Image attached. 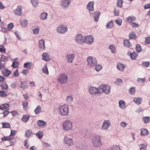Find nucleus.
<instances>
[{"mask_svg": "<svg viewBox=\"0 0 150 150\" xmlns=\"http://www.w3.org/2000/svg\"><path fill=\"white\" fill-rule=\"evenodd\" d=\"M30 116L28 114L24 115L21 119L24 122H26L30 117Z\"/></svg>", "mask_w": 150, "mask_h": 150, "instance_id": "393cba45", "label": "nucleus"}, {"mask_svg": "<svg viewBox=\"0 0 150 150\" xmlns=\"http://www.w3.org/2000/svg\"><path fill=\"white\" fill-rule=\"evenodd\" d=\"M71 2V0H63L62 2V6L64 9H67L69 8Z\"/></svg>", "mask_w": 150, "mask_h": 150, "instance_id": "f8f14e48", "label": "nucleus"}, {"mask_svg": "<svg viewBox=\"0 0 150 150\" xmlns=\"http://www.w3.org/2000/svg\"><path fill=\"white\" fill-rule=\"evenodd\" d=\"M22 105L23 108L25 110L28 109V102H23Z\"/></svg>", "mask_w": 150, "mask_h": 150, "instance_id": "864d4df0", "label": "nucleus"}, {"mask_svg": "<svg viewBox=\"0 0 150 150\" xmlns=\"http://www.w3.org/2000/svg\"><path fill=\"white\" fill-rule=\"evenodd\" d=\"M143 120L144 122L145 123H147L150 121V117L149 116L144 117H143Z\"/></svg>", "mask_w": 150, "mask_h": 150, "instance_id": "3c124183", "label": "nucleus"}, {"mask_svg": "<svg viewBox=\"0 0 150 150\" xmlns=\"http://www.w3.org/2000/svg\"><path fill=\"white\" fill-rule=\"evenodd\" d=\"M145 42L146 44H150V37H147L146 38Z\"/></svg>", "mask_w": 150, "mask_h": 150, "instance_id": "774afa93", "label": "nucleus"}, {"mask_svg": "<svg viewBox=\"0 0 150 150\" xmlns=\"http://www.w3.org/2000/svg\"><path fill=\"white\" fill-rule=\"evenodd\" d=\"M64 142L65 144L68 145L69 146H72L74 144L73 139L67 136L64 137Z\"/></svg>", "mask_w": 150, "mask_h": 150, "instance_id": "9b49d317", "label": "nucleus"}, {"mask_svg": "<svg viewBox=\"0 0 150 150\" xmlns=\"http://www.w3.org/2000/svg\"><path fill=\"white\" fill-rule=\"evenodd\" d=\"M8 58L7 57L5 56L4 55H2L1 56L0 59V61L3 62L5 63L7 62L8 60Z\"/></svg>", "mask_w": 150, "mask_h": 150, "instance_id": "72a5a7b5", "label": "nucleus"}, {"mask_svg": "<svg viewBox=\"0 0 150 150\" xmlns=\"http://www.w3.org/2000/svg\"><path fill=\"white\" fill-rule=\"evenodd\" d=\"M117 67L119 71H124L125 66L123 64L119 62L117 63Z\"/></svg>", "mask_w": 150, "mask_h": 150, "instance_id": "6ab92c4d", "label": "nucleus"}, {"mask_svg": "<svg viewBox=\"0 0 150 150\" xmlns=\"http://www.w3.org/2000/svg\"><path fill=\"white\" fill-rule=\"evenodd\" d=\"M140 150H146V145L144 144H141L139 145Z\"/></svg>", "mask_w": 150, "mask_h": 150, "instance_id": "5fc2aeb1", "label": "nucleus"}, {"mask_svg": "<svg viewBox=\"0 0 150 150\" xmlns=\"http://www.w3.org/2000/svg\"><path fill=\"white\" fill-rule=\"evenodd\" d=\"M94 4V2L93 1L89 2L87 6V9L89 11H93Z\"/></svg>", "mask_w": 150, "mask_h": 150, "instance_id": "a211bd4d", "label": "nucleus"}, {"mask_svg": "<svg viewBox=\"0 0 150 150\" xmlns=\"http://www.w3.org/2000/svg\"><path fill=\"white\" fill-rule=\"evenodd\" d=\"M12 139L10 138L9 136H4L3 137L1 138V140L3 141H8L10 142H11V141Z\"/></svg>", "mask_w": 150, "mask_h": 150, "instance_id": "ea45409f", "label": "nucleus"}, {"mask_svg": "<svg viewBox=\"0 0 150 150\" xmlns=\"http://www.w3.org/2000/svg\"><path fill=\"white\" fill-rule=\"evenodd\" d=\"M42 59L46 62H49L51 60L49 55L46 52L43 53L42 55Z\"/></svg>", "mask_w": 150, "mask_h": 150, "instance_id": "dca6fc26", "label": "nucleus"}, {"mask_svg": "<svg viewBox=\"0 0 150 150\" xmlns=\"http://www.w3.org/2000/svg\"><path fill=\"white\" fill-rule=\"evenodd\" d=\"M130 56L132 60H135L137 57L138 54L135 53L134 52L132 53H130Z\"/></svg>", "mask_w": 150, "mask_h": 150, "instance_id": "58836bf2", "label": "nucleus"}, {"mask_svg": "<svg viewBox=\"0 0 150 150\" xmlns=\"http://www.w3.org/2000/svg\"><path fill=\"white\" fill-rule=\"evenodd\" d=\"M63 125L64 130H70L72 129V122L71 120H67L64 122Z\"/></svg>", "mask_w": 150, "mask_h": 150, "instance_id": "423d86ee", "label": "nucleus"}, {"mask_svg": "<svg viewBox=\"0 0 150 150\" xmlns=\"http://www.w3.org/2000/svg\"><path fill=\"white\" fill-rule=\"evenodd\" d=\"M115 23L118 25L120 26L122 23V19L119 18L118 19L115 20Z\"/></svg>", "mask_w": 150, "mask_h": 150, "instance_id": "bf43d9fd", "label": "nucleus"}, {"mask_svg": "<svg viewBox=\"0 0 150 150\" xmlns=\"http://www.w3.org/2000/svg\"><path fill=\"white\" fill-rule=\"evenodd\" d=\"M41 111V108L40 105L38 106L37 108L35 109L34 110L35 113L37 115Z\"/></svg>", "mask_w": 150, "mask_h": 150, "instance_id": "a19ab883", "label": "nucleus"}, {"mask_svg": "<svg viewBox=\"0 0 150 150\" xmlns=\"http://www.w3.org/2000/svg\"><path fill=\"white\" fill-rule=\"evenodd\" d=\"M100 14V12L98 11H96L94 13L93 18L94 21L95 22H97L98 21Z\"/></svg>", "mask_w": 150, "mask_h": 150, "instance_id": "aec40b11", "label": "nucleus"}, {"mask_svg": "<svg viewBox=\"0 0 150 150\" xmlns=\"http://www.w3.org/2000/svg\"><path fill=\"white\" fill-rule=\"evenodd\" d=\"M136 20V17L133 16L128 17L126 19V21L129 23H131L132 22Z\"/></svg>", "mask_w": 150, "mask_h": 150, "instance_id": "4be33fe9", "label": "nucleus"}, {"mask_svg": "<svg viewBox=\"0 0 150 150\" xmlns=\"http://www.w3.org/2000/svg\"><path fill=\"white\" fill-rule=\"evenodd\" d=\"M11 73V71L8 69L4 68L3 69L2 73L6 77L8 76Z\"/></svg>", "mask_w": 150, "mask_h": 150, "instance_id": "cd10ccee", "label": "nucleus"}, {"mask_svg": "<svg viewBox=\"0 0 150 150\" xmlns=\"http://www.w3.org/2000/svg\"><path fill=\"white\" fill-rule=\"evenodd\" d=\"M142 64L144 67H147L149 66L150 62H142Z\"/></svg>", "mask_w": 150, "mask_h": 150, "instance_id": "6e6d98bb", "label": "nucleus"}, {"mask_svg": "<svg viewBox=\"0 0 150 150\" xmlns=\"http://www.w3.org/2000/svg\"><path fill=\"white\" fill-rule=\"evenodd\" d=\"M123 3L122 0H118L117 3V6L121 8L122 6Z\"/></svg>", "mask_w": 150, "mask_h": 150, "instance_id": "de8ad7c7", "label": "nucleus"}, {"mask_svg": "<svg viewBox=\"0 0 150 150\" xmlns=\"http://www.w3.org/2000/svg\"><path fill=\"white\" fill-rule=\"evenodd\" d=\"M20 21L21 25L23 27H26L28 21L27 20H22Z\"/></svg>", "mask_w": 150, "mask_h": 150, "instance_id": "f704fd0d", "label": "nucleus"}, {"mask_svg": "<svg viewBox=\"0 0 150 150\" xmlns=\"http://www.w3.org/2000/svg\"><path fill=\"white\" fill-rule=\"evenodd\" d=\"M42 71L45 74L47 75L49 74V71L47 65H45L44 66L42 69Z\"/></svg>", "mask_w": 150, "mask_h": 150, "instance_id": "79ce46f5", "label": "nucleus"}, {"mask_svg": "<svg viewBox=\"0 0 150 150\" xmlns=\"http://www.w3.org/2000/svg\"><path fill=\"white\" fill-rule=\"evenodd\" d=\"M124 46L129 47L132 46L131 43L130 42L129 40H125L124 41Z\"/></svg>", "mask_w": 150, "mask_h": 150, "instance_id": "473e14b6", "label": "nucleus"}, {"mask_svg": "<svg viewBox=\"0 0 150 150\" xmlns=\"http://www.w3.org/2000/svg\"><path fill=\"white\" fill-rule=\"evenodd\" d=\"M136 48L137 51L138 52H140L142 50V48L140 45L139 44L136 45Z\"/></svg>", "mask_w": 150, "mask_h": 150, "instance_id": "8fccbe9b", "label": "nucleus"}, {"mask_svg": "<svg viewBox=\"0 0 150 150\" xmlns=\"http://www.w3.org/2000/svg\"><path fill=\"white\" fill-rule=\"evenodd\" d=\"M119 106L122 109H124L126 108V104L125 101L122 100H120L119 101Z\"/></svg>", "mask_w": 150, "mask_h": 150, "instance_id": "a878e982", "label": "nucleus"}, {"mask_svg": "<svg viewBox=\"0 0 150 150\" xmlns=\"http://www.w3.org/2000/svg\"><path fill=\"white\" fill-rule=\"evenodd\" d=\"M87 61L88 63V66L91 67L93 68L97 64L96 59L92 56H89L87 59Z\"/></svg>", "mask_w": 150, "mask_h": 150, "instance_id": "7ed1b4c3", "label": "nucleus"}, {"mask_svg": "<svg viewBox=\"0 0 150 150\" xmlns=\"http://www.w3.org/2000/svg\"><path fill=\"white\" fill-rule=\"evenodd\" d=\"M95 69L97 71H100L102 68L101 65L100 64L96 65L94 67Z\"/></svg>", "mask_w": 150, "mask_h": 150, "instance_id": "09e8293b", "label": "nucleus"}, {"mask_svg": "<svg viewBox=\"0 0 150 150\" xmlns=\"http://www.w3.org/2000/svg\"><path fill=\"white\" fill-rule=\"evenodd\" d=\"M17 132V131L13 129H11V134L9 135V137L11 136H15Z\"/></svg>", "mask_w": 150, "mask_h": 150, "instance_id": "69168bd1", "label": "nucleus"}, {"mask_svg": "<svg viewBox=\"0 0 150 150\" xmlns=\"http://www.w3.org/2000/svg\"><path fill=\"white\" fill-rule=\"evenodd\" d=\"M129 38L131 39H136L137 36L135 33L133 31L130 32L129 35Z\"/></svg>", "mask_w": 150, "mask_h": 150, "instance_id": "2f4dec72", "label": "nucleus"}, {"mask_svg": "<svg viewBox=\"0 0 150 150\" xmlns=\"http://www.w3.org/2000/svg\"><path fill=\"white\" fill-rule=\"evenodd\" d=\"M45 41L43 40H40L39 41L38 47L44 50L45 48Z\"/></svg>", "mask_w": 150, "mask_h": 150, "instance_id": "5701e85b", "label": "nucleus"}, {"mask_svg": "<svg viewBox=\"0 0 150 150\" xmlns=\"http://www.w3.org/2000/svg\"><path fill=\"white\" fill-rule=\"evenodd\" d=\"M99 90H101V93H105V94H109L110 92V88L108 85L102 84L99 86Z\"/></svg>", "mask_w": 150, "mask_h": 150, "instance_id": "20e7f679", "label": "nucleus"}, {"mask_svg": "<svg viewBox=\"0 0 150 150\" xmlns=\"http://www.w3.org/2000/svg\"><path fill=\"white\" fill-rule=\"evenodd\" d=\"M115 83L117 85L121 86L123 83V81L122 79H118L115 81Z\"/></svg>", "mask_w": 150, "mask_h": 150, "instance_id": "49530a36", "label": "nucleus"}, {"mask_svg": "<svg viewBox=\"0 0 150 150\" xmlns=\"http://www.w3.org/2000/svg\"><path fill=\"white\" fill-rule=\"evenodd\" d=\"M3 128H8L10 127V125L9 123L4 122L2 123Z\"/></svg>", "mask_w": 150, "mask_h": 150, "instance_id": "c03bdc74", "label": "nucleus"}, {"mask_svg": "<svg viewBox=\"0 0 150 150\" xmlns=\"http://www.w3.org/2000/svg\"><path fill=\"white\" fill-rule=\"evenodd\" d=\"M37 125L39 127L43 128L47 125V123L41 120H39L37 122Z\"/></svg>", "mask_w": 150, "mask_h": 150, "instance_id": "f3484780", "label": "nucleus"}, {"mask_svg": "<svg viewBox=\"0 0 150 150\" xmlns=\"http://www.w3.org/2000/svg\"><path fill=\"white\" fill-rule=\"evenodd\" d=\"M32 130L30 129H28L25 131V136L28 138L31 136L32 134H34Z\"/></svg>", "mask_w": 150, "mask_h": 150, "instance_id": "c85d7f7f", "label": "nucleus"}, {"mask_svg": "<svg viewBox=\"0 0 150 150\" xmlns=\"http://www.w3.org/2000/svg\"><path fill=\"white\" fill-rule=\"evenodd\" d=\"M0 52H4L5 53L6 51V48L4 47V46L2 45H0Z\"/></svg>", "mask_w": 150, "mask_h": 150, "instance_id": "0e129e2a", "label": "nucleus"}, {"mask_svg": "<svg viewBox=\"0 0 150 150\" xmlns=\"http://www.w3.org/2000/svg\"><path fill=\"white\" fill-rule=\"evenodd\" d=\"M68 80V77L65 74H61L58 78L59 82L62 84L66 83Z\"/></svg>", "mask_w": 150, "mask_h": 150, "instance_id": "0eeeda50", "label": "nucleus"}, {"mask_svg": "<svg viewBox=\"0 0 150 150\" xmlns=\"http://www.w3.org/2000/svg\"><path fill=\"white\" fill-rule=\"evenodd\" d=\"M0 87L1 89L3 91H7L8 89V86L7 84L5 82H3L1 84Z\"/></svg>", "mask_w": 150, "mask_h": 150, "instance_id": "412c9836", "label": "nucleus"}, {"mask_svg": "<svg viewBox=\"0 0 150 150\" xmlns=\"http://www.w3.org/2000/svg\"><path fill=\"white\" fill-rule=\"evenodd\" d=\"M133 101L137 104L139 105L140 104L142 101V99L141 98H134L133 99Z\"/></svg>", "mask_w": 150, "mask_h": 150, "instance_id": "c9c22d12", "label": "nucleus"}, {"mask_svg": "<svg viewBox=\"0 0 150 150\" xmlns=\"http://www.w3.org/2000/svg\"><path fill=\"white\" fill-rule=\"evenodd\" d=\"M23 67L24 68L30 69L31 68V63L30 62H27L24 64Z\"/></svg>", "mask_w": 150, "mask_h": 150, "instance_id": "a18cd8bd", "label": "nucleus"}, {"mask_svg": "<svg viewBox=\"0 0 150 150\" xmlns=\"http://www.w3.org/2000/svg\"><path fill=\"white\" fill-rule=\"evenodd\" d=\"M75 56L74 54H68L66 55V58L68 62L72 63Z\"/></svg>", "mask_w": 150, "mask_h": 150, "instance_id": "ddd939ff", "label": "nucleus"}, {"mask_svg": "<svg viewBox=\"0 0 150 150\" xmlns=\"http://www.w3.org/2000/svg\"><path fill=\"white\" fill-rule=\"evenodd\" d=\"M22 7L18 5L16 9L14 10V13L16 16H20L22 14Z\"/></svg>", "mask_w": 150, "mask_h": 150, "instance_id": "4468645a", "label": "nucleus"}, {"mask_svg": "<svg viewBox=\"0 0 150 150\" xmlns=\"http://www.w3.org/2000/svg\"><path fill=\"white\" fill-rule=\"evenodd\" d=\"M111 150H121L120 147L117 145L113 146L111 147Z\"/></svg>", "mask_w": 150, "mask_h": 150, "instance_id": "e2e57ef3", "label": "nucleus"}, {"mask_svg": "<svg viewBox=\"0 0 150 150\" xmlns=\"http://www.w3.org/2000/svg\"><path fill=\"white\" fill-rule=\"evenodd\" d=\"M113 26V21L112 20L108 22L106 25V27L107 29H111L112 28Z\"/></svg>", "mask_w": 150, "mask_h": 150, "instance_id": "bb28decb", "label": "nucleus"}, {"mask_svg": "<svg viewBox=\"0 0 150 150\" xmlns=\"http://www.w3.org/2000/svg\"><path fill=\"white\" fill-rule=\"evenodd\" d=\"M60 114L62 116H66L68 115L69 108L68 106L66 104L60 105L58 108Z\"/></svg>", "mask_w": 150, "mask_h": 150, "instance_id": "f257e3e1", "label": "nucleus"}, {"mask_svg": "<svg viewBox=\"0 0 150 150\" xmlns=\"http://www.w3.org/2000/svg\"><path fill=\"white\" fill-rule=\"evenodd\" d=\"M94 41V38L92 35H87L84 37L85 42L90 45Z\"/></svg>", "mask_w": 150, "mask_h": 150, "instance_id": "6e6552de", "label": "nucleus"}, {"mask_svg": "<svg viewBox=\"0 0 150 150\" xmlns=\"http://www.w3.org/2000/svg\"><path fill=\"white\" fill-rule=\"evenodd\" d=\"M145 81V79L144 78H138L137 79V81L139 83H142L144 82Z\"/></svg>", "mask_w": 150, "mask_h": 150, "instance_id": "680f3d73", "label": "nucleus"}, {"mask_svg": "<svg viewBox=\"0 0 150 150\" xmlns=\"http://www.w3.org/2000/svg\"><path fill=\"white\" fill-rule=\"evenodd\" d=\"M110 125V122L109 120H105L103 123L102 128L103 130H105L109 127Z\"/></svg>", "mask_w": 150, "mask_h": 150, "instance_id": "2eb2a0df", "label": "nucleus"}, {"mask_svg": "<svg viewBox=\"0 0 150 150\" xmlns=\"http://www.w3.org/2000/svg\"><path fill=\"white\" fill-rule=\"evenodd\" d=\"M43 132L42 131H39L35 134L37 137L39 139H41L43 135Z\"/></svg>", "mask_w": 150, "mask_h": 150, "instance_id": "4c0bfd02", "label": "nucleus"}, {"mask_svg": "<svg viewBox=\"0 0 150 150\" xmlns=\"http://www.w3.org/2000/svg\"><path fill=\"white\" fill-rule=\"evenodd\" d=\"M6 92L4 91L0 90V97L1 98H4L8 96V94L10 93V92L6 91Z\"/></svg>", "mask_w": 150, "mask_h": 150, "instance_id": "c756f323", "label": "nucleus"}, {"mask_svg": "<svg viewBox=\"0 0 150 150\" xmlns=\"http://www.w3.org/2000/svg\"><path fill=\"white\" fill-rule=\"evenodd\" d=\"M73 97L70 96H68L66 99L67 101L69 103L73 101Z\"/></svg>", "mask_w": 150, "mask_h": 150, "instance_id": "13d9d810", "label": "nucleus"}, {"mask_svg": "<svg viewBox=\"0 0 150 150\" xmlns=\"http://www.w3.org/2000/svg\"><path fill=\"white\" fill-rule=\"evenodd\" d=\"M28 87L26 81H21L20 83V87L23 90H25L28 88Z\"/></svg>", "mask_w": 150, "mask_h": 150, "instance_id": "b1692460", "label": "nucleus"}, {"mask_svg": "<svg viewBox=\"0 0 150 150\" xmlns=\"http://www.w3.org/2000/svg\"><path fill=\"white\" fill-rule=\"evenodd\" d=\"M14 26L13 23H10L7 25V28L9 30L12 29Z\"/></svg>", "mask_w": 150, "mask_h": 150, "instance_id": "4d7b16f0", "label": "nucleus"}, {"mask_svg": "<svg viewBox=\"0 0 150 150\" xmlns=\"http://www.w3.org/2000/svg\"><path fill=\"white\" fill-rule=\"evenodd\" d=\"M109 49L111 50V52L112 53L115 54L116 53L115 48L114 45H110L109 47Z\"/></svg>", "mask_w": 150, "mask_h": 150, "instance_id": "37998d69", "label": "nucleus"}, {"mask_svg": "<svg viewBox=\"0 0 150 150\" xmlns=\"http://www.w3.org/2000/svg\"><path fill=\"white\" fill-rule=\"evenodd\" d=\"M100 136H95L92 139V142L94 146L95 147H99L101 146L102 142L101 141Z\"/></svg>", "mask_w": 150, "mask_h": 150, "instance_id": "f03ea898", "label": "nucleus"}, {"mask_svg": "<svg viewBox=\"0 0 150 150\" xmlns=\"http://www.w3.org/2000/svg\"><path fill=\"white\" fill-rule=\"evenodd\" d=\"M141 136L147 135L148 134V131L145 128H142L141 129Z\"/></svg>", "mask_w": 150, "mask_h": 150, "instance_id": "7c9ffc66", "label": "nucleus"}, {"mask_svg": "<svg viewBox=\"0 0 150 150\" xmlns=\"http://www.w3.org/2000/svg\"><path fill=\"white\" fill-rule=\"evenodd\" d=\"M67 28L65 25H60L57 28V32L61 34H63L67 31Z\"/></svg>", "mask_w": 150, "mask_h": 150, "instance_id": "1a4fd4ad", "label": "nucleus"}, {"mask_svg": "<svg viewBox=\"0 0 150 150\" xmlns=\"http://www.w3.org/2000/svg\"><path fill=\"white\" fill-rule=\"evenodd\" d=\"M89 92L91 95H94L96 93L100 94L101 91L99 90V87L98 88L95 87L91 86L89 89Z\"/></svg>", "mask_w": 150, "mask_h": 150, "instance_id": "9d476101", "label": "nucleus"}, {"mask_svg": "<svg viewBox=\"0 0 150 150\" xmlns=\"http://www.w3.org/2000/svg\"><path fill=\"white\" fill-rule=\"evenodd\" d=\"M2 107V110H4L5 109H7L9 107V105L8 103H4L1 105Z\"/></svg>", "mask_w": 150, "mask_h": 150, "instance_id": "603ef678", "label": "nucleus"}, {"mask_svg": "<svg viewBox=\"0 0 150 150\" xmlns=\"http://www.w3.org/2000/svg\"><path fill=\"white\" fill-rule=\"evenodd\" d=\"M18 63L17 62H13L12 63V66L13 68H16L18 67Z\"/></svg>", "mask_w": 150, "mask_h": 150, "instance_id": "338daca9", "label": "nucleus"}, {"mask_svg": "<svg viewBox=\"0 0 150 150\" xmlns=\"http://www.w3.org/2000/svg\"><path fill=\"white\" fill-rule=\"evenodd\" d=\"M84 37L85 36L81 34H77L75 37V41L78 44L82 45L85 43Z\"/></svg>", "mask_w": 150, "mask_h": 150, "instance_id": "39448f33", "label": "nucleus"}, {"mask_svg": "<svg viewBox=\"0 0 150 150\" xmlns=\"http://www.w3.org/2000/svg\"><path fill=\"white\" fill-rule=\"evenodd\" d=\"M48 14L45 12H43L40 15V19L43 20H45L46 19L47 17Z\"/></svg>", "mask_w": 150, "mask_h": 150, "instance_id": "e433bc0d", "label": "nucleus"}, {"mask_svg": "<svg viewBox=\"0 0 150 150\" xmlns=\"http://www.w3.org/2000/svg\"><path fill=\"white\" fill-rule=\"evenodd\" d=\"M31 2L34 7H36L37 6L38 3L37 0H31Z\"/></svg>", "mask_w": 150, "mask_h": 150, "instance_id": "052dcab7", "label": "nucleus"}]
</instances>
